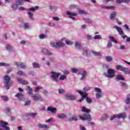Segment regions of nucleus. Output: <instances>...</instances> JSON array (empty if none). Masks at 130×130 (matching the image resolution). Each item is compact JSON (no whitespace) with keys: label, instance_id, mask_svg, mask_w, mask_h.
Returning a JSON list of instances; mask_svg holds the SVG:
<instances>
[{"label":"nucleus","instance_id":"nucleus-11","mask_svg":"<svg viewBox=\"0 0 130 130\" xmlns=\"http://www.w3.org/2000/svg\"><path fill=\"white\" fill-rule=\"evenodd\" d=\"M66 15L69 16V19H71L73 21H75L76 20V17L78 16V13H73L71 11H67Z\"/></svg>","mask_w":130,"mask_h":130},{"label":"nucleus","instance_id":"nucleus-1","mask_svg":"<svg viewBox=\"0 0 130 130\" xmlns=\"http://www.w3.org/2000/svg\"><path fill=\"white\" fill-rule=\"evenodd\" d=\"M115 74H116V71L112 69H109L107 70V73H104V76L108 79H112L115 77L116 81H124V77L119 74L115 75Z\"/></svg>","mask_w":130,"mask_h":130},{"label":"nucleus","instance_id":"nucleus-10","mask_svg":"<svg viewBox=\"0 0 130 130\" xmlns=\"http://www.w3.org/2000/svg\"><path fill=\"white\" fill-rule=\"evenodd\" d=\"M89 90H91V87H90V86H86L83 88L84 92L81 91L80 90H77V92L79 93L80 95H82V96H84V95H88V93H87V92H88V91H89Z\"/></svg>","mask_w":130,"mask_h":130},{"label":"nucleus","instance_id":"nucleus-55","mask_svg":"<svg viewBox=\"0 0 130 130\" xmlns=\"http://www.w3.org/2000/svg\"><path fill=\"white\" fill-rule=\"evenodd\" d=\"M65 43L67 44V45H72V44H73L74 43L69 40H66Z\"/></svg>","mask_w":130,"mask_h":130},{"label":"nucleus","instance_id":"nucleus-52","mask_svg":"<svg viewBox=\"0 0 130 130\" xmlns=\"http://www.w3.org/2000/svg\"><path fill=\"white\" fill-rule=\"evenodd\" d=\"M109 38L111 39V41H112V42H114V43H117V42L116 41V40H115L114 37L112 36H109Z\"/></svg>","mask_w":130,"mask_h":130},{"label":"nucleus","instance_id":"nucleus-43","mask_svg":"<svg viewBox=\"0 0 130 130\" xmlns=\"http://www.w3.org/2000/svg\"><path fill=\"white\" fill-rule=\"evenodd\" d=\"M1 99H3L5 102H8L9 100V98L5 95L1 96Z\"/></svg>","mask_w":130,"mask_h":130},{"label":"nucleus","instance_id":"nucleus-24","mask_svg":"<svg viewBox=\"0 0 130 130\" xmlns=\"http://www.w3.org/2000/svg\"><path fill=\"white\" fill-rule=\"evenodd\" d=\"M39 128H44V129H48L49 125L40 124L38 126Z\"/></svg>","mask_w":130,"mask_h":130},{"label":"nucleus","instance_id":"nucleus-51","mask_svg":"<svg viewBox=\"0 0 130 130\" xmlns=\"http://www.w3.org/2000/svg\"><path fill=\"white\" fill-rule=\"evenodd\" d=\"M107 61H112V57L110 56H107L105 57Z\"/></svg>","mask_w":130,"mask_h":130},{"label":"nucleus","instance_id":"nucleus-56","mask_svg":"<svg viewBox=\"0 0 130 130\" xmlns=\"http://www.w3.org/2000/svg\"><path fill=\"white\" fill-rule=\"evenodd\" d=\"M111 47H112V42H111V41H108V43L107 44V48H110Z\"/></svg>","mask_w":130,"mask_h":130},{"label":"nucleus","instance_id":"nucleus-32","mask_svg":"<svg viewBox=\"0 0 130 130\" xmlns=\"http://www.w3.org/2000/svg\"><path fill=\"white\" fill-rule=\"evenodd\" d=\"M31 98L34 101H38V100H40V99H41V96H38L37 95H32Z\"/></svg>","mask_w":130,"mask_h":130},{"label":"nucleus","instance_id":"nucleus-49","mask_svg":"<svg viewBox=\"0 0 130 130\" xmlns=\"http://www.w3.org/2000/svg\"><path fill=\"white\" fill-rule=\"evenodd\" d=\"M126 104H129L130 103V95L128 94L127 96V98L125 101Z\"/></svg>","mask_w":130,"mask_h":130},{"label":"nucleus","instance_id":"nucleus-16","mask_svg":"<svg viewBox=\"0 0 130 130\" xmlns=\"http://www.w3.org/2000/svg\"><path fill=\"white\" fill-rule=\"evenodd\" d=\"M64 99L66 100H76V98L74 95L66 94Z\"/></svg>","mask_w":130,"mask_h":130},{"label":"nucleus","instance_id":"nucleus-58","mask_svg":"<svg viewBox=\"0 0 130 130\" xmlns=\"http://www.w3.org/2000/svg\"><path fill=\"white\" fill-rule=\"evenodd\" d=\"M58 92L59 94H64V93H66V90L62 89H59Z\"/></svg>","mask_w":130,"mask_h":130},{"label":"nucleus","instance_id":"nucleus-18","mask_svg":"<svg viewBox=\"0 0 130 130\" xmlns=\"http://www.w3.org/2000/svg\"><path fill=\"white\" fill-rule=\"evenodd\" d=\"M57 117L60 118V119H67L68 115L64 113H59L57 114Z\"/></svg>","mask_w":130,"mask_h":130},{"label":"nucleus","instance_id":"nucleus-36","mask_svg":"<svg viewBox=\"0 0 130 130\" xmlns=\"http://www.w3.org/2000/svg\"><path fill=\"white\" fill-rule=\"evenodd\" d=\"M37 113H28L27 114V116H29V117H35L36 115H37Z\"/></svg>","mask_w":130,"mask_h":130},{"label":"nucleus","instance_id":"nucleus-15","mask_svg":"<svg viewBox=\"0 0 130 130\" xmlns=\"http://www.w3.org/2000/svg\"><path fill=\"white\" fill-rule=\"evenodd\" d=\"M114 29H116L119 35H124V32L122 30V28L120 27L117 26V25H115L113 26Z\"/></svg>","mask_w":130,"mask_h":130},{"label":"nucleus","instance_id":"nucleus-53","mask_svg":"<svg viewBox=\"0 0 130 130\" xmlns=\"http://www.w3.org/2000/svg\"><path fill=\"white\" fill-rule=\"evenodd\" d=\"M94 90L95 91V92H97V93H102V90L100 88L95 87Z\"/></svg>","mask_w":130,"mask_h":130},{"label":"nucleus","instance_id":"nucleus-42","mask_svg":"<svg viewBox=\"0 0 130 130\" xmlns=\"http://www.w3.org/2000/svg\"><path fill=\"white\" fill-rule=\"evenodd\" d=\"M49 10H50L51 12H55V11L57 10V8H56L55 6H50L49 7Z\"/></svg>","mask_w":130,"mask_h":130},{"label":"nucleus","instance_id":"nucleus-38","mask_svg":"<svg viewBox=\"0 0 130 130\" xmlns=\"http://www.w3.org/2000/svg\"><path fill=\"white\" fill-rule=\"evenodd\" d=\"M22 2L23 0H15V4L18 6H22L23 5Z\"/></svg>","mask_w":130,"mask_h":130},{"label":"nucleus","instance_id":"nucleus-30","mask_svg":"<svg viewBox=\"0 0 130 130\" xmlns=\"http://www.w3.org/2000/svg\"><path fill=\"white\" fill-rule=\"evenodd\" d=\"M32 67L34 69H39L40 68V64L37 63V62H34L32 63Z\"/></svg>","mask_w":130,"mask_h":130},{"label":"nucleus","instance_id":"nucleus-63","mask_svg":"<svg viewBox=\"0 0 130 130\" xmlns=\"http://www.w3.org/2000/svg\"><path fill=\"white\" fill-rule=\"evenodd\" d=\"M79 128L80 130H87V129H86V127L83 126V125H80Z\"/></svg>","mask_w":130,"mask_h":130},{"label":"nucleus","instance_id":"nucleus-7","mask_svg":"<svg viewBox=\"0 0 130 130\" xmlns=\"http://www.w3.org/2000/svg\"><path fill=\"white\" fill-rule=\"evenodd\" d=\"M79 119L81 120H88V121H91L92 120V117L89 114H83V116H79Z\"/></svg>","mask_w":130,"mask_h":130},{"label":"nucleus","instance_id":"nucleus-19","mask_svg":"<svg viewBox=\"0 0 130 130\" xmlns=\"http://www.w3.org/2000/svg\"><path fill=\"white\" fill-rule=\"evenodd\" d=\"M120 86H121V87H122L124 90H126L128 88V85L127 84L123 81H122L120 83Z\"/></svg>","mask_w":130,"mask_h":130},{"label":"nucleus","instance_id":"nucleus-45","mask_svg":"<svg viewBox=\"0 0 130 130\" xmlns=\"http://www.w3.org/2000/svg\"><path fill=\"white\" fill-rule=\"evenodd\" d=\"M6 48L7 50H8V51H11V50H12V49H13V46H12L10 45H6Z\"/></svg>","mask_w":130,"mask_h":130},{"label":"nucleus","instance_id":"nucleus-59","mask_svg":"<svg viewBox=\"0 0 130 130\" xmlns=\"http://www.w3.org/2000/svg\"><path fill=\"white\" fill-rule=\"evenodd\" d=\"M30 104H31V101L30 100H28L25 102L24 105V106H28Z\"/></svg>","mask_w":130,"mask_h":130},{"label":"nucleus","instance_id":"nucleus-54","mask_svg":"<svg viewBox=\"0 0 130 130\" xmlns=\"http://www.w3.org/2000/svg\"><path fill=\"white\" fill-rule=\"evenodd\" d=\"M10 64L4 62H0V67H9Z\"/></svg>","mask_w":130,"mask_h":130},{"label":"nucleus","instance_id":"nucleus-44","mask_svg":"<svg viewBox=\"0 0 130 130\" xmlns=\"http://www.w3.org/2000/svg\"><path fill=\"white\" fill-rule=\"evenodd\" d=\"M84 21L85 23H88L89 24H92V20L89 18H84Z\"/></svg>","mask_w":130,"mask_h":130},{"label":"nucleus","instance_id":"nucleus-40","mask_svg":"<svg viewBox=\"0 0 130 130\" xmlns=\"http://www.w3.org/2000/svg\"><path fill=\"white\" fill-rule=\"evenodd\" d=\"M16 74L18 75V76H25V73L22 71H18L16 72Z\"/></svg>","mask_w":130,"mask_h":130},{"label":"nucleus","instance_id":"nucleus-12","mask_svg":"<svg viewBox=\"0 0 130 130\" xmlns=\"http://www.w3.org/2000/svg\"><path fill=\"white\" fill-rule=\"evenodd\" d=\"M85 99H86V101L88 104H91L92 102V99L88 97L87 95H83L81 99L79 100V102H82V101H84Z\"/></svg>","mask_w":130,"mask_h":130},{"label":"nucleus","instance_id":"nucleus-26","mask_svg":"<svg viewBox=\"0 0 130 130\" xmlns=\"http://www.w3.org/2000/svg\"><path fill=\"white\" fill-rule=\"evenodd\" d=\"M26 91L28 95H33V89L30 86H27Z\"/></svg>","mask_w":130,"mask_h":130},{"label":"nucleus","instance_id":"nucleus-2","mask_svg":"<svg viewBox=\"0 0 130 130\" xmlns=\"http://www.w3.org/2000/svg\"><path fill=\"white\" fill-rule=\"evenodd\" d=\"M39 9V6H35L34 7L30 8L27 10V14L28 16L29 19H30V20L34 19V18H33V13H35V11H38Z\"/></svg>","mask_w":130,"mask_h":130},{"label":"nucleus","instance_id":"nucleus-13","mask_svg":"<svg viewBox=\"0 0 130 130\" xmlns=\"http://www.w3.org/2000/svg\"><path fill=\"white\" fill-rule=\"evenodd\" d=\"M14 64L17 66V68H20L22 70H26L27 69L26 65H24V63L21 62H15Z\"/></svg>","mask_w":130,"mask_h":130},{"label":"nucleus","instance_id":"nucleus-60","mask_svg":"<svg viewBox=\"0 0 130 130\" xmlns=\"http://www.w3.org/2000/svg\"><path fill=\"white\" fill-rule=\"evenodd\" d=\"M45 38H46V35L44 34H42L39 36L40 39H44Z\"/></svg>","mask_w":130,"mask_h":130},{"label":"nucleus","instance_id":"nucleus-6","mask_svg":"<svg viewBox=\"0 0 130 130\" xmlns=\"http://www.w3.org/2000/svg\"><path fill=\"white\" fill-rule=\"evenodd\" d=\"M126 118V113H121L119 114H115L111 116L110 118V120H114V119H115V118H118V119L120 118H123V119H124V118Z\"/></svg>","mask_w":130,"mask_h":130},{"label":"nucleus","instance_id":"nucleus-25","mask_svg":"<svg viewBox=\"0 0 130 130\" xmlns=\"http://www.w3.org/2000/svg\"><path fill=\"white\" fill-rule=\"evenodd\" d=\"M70 121H78V117L76 115H73L69 118Z\"/></svg>","mask_w":130,"mask_h":130},{"label":"nucleus","instance_id":"nucleus-29","mask_svg":"<svg viewBox=\"0 0 130 130\" xmlns=\"http://www.w3.org/2000/svg\"><path fill=\"white\" fill-rule=\"evenodd\" d=\"M75 47L76 48H78V49H81L82 48V46L81 45V43L79 41H76L75 42Z\"/></svg>","mask_w":130,"mask_h":130},{"label":"nucleus","instance_id":"nucleus-34","mask_svg":"<svg viewBox=\"0 0 130 130\" xmlns=\"http://www.w3.org/2000/svg\"><path fill=\"white\" fill-rule=\"evenodd\" d=\"M82 77L80 80H84L85 77H87V71H84L81 74Z\"/></svg>","mask_w":130,"mask_h":130},{"label":"nucleus","instance_id":"nucleus-17","mask_svg":"<svg viewBox=\"0 0 130 130\" xmlns=\"http://www.w3.org/2000/svg\"><path fill=\"white\" fill-rule=\"evenodd\" d=\"M15 97L20 99L21 101H25V98H24V94L22 93L18 92L17 94L15 95Z\"/></svg>","mask_w":130,"mask_h":130},{"label":"nucleus","instance_id":"nucleus-31","mask_svg":"<svg viewBox=\"0 0 130 130\" xmlns=\"http://www.w3.org/2000/svg\"><path fill=\"white\" fill-rule=\"evenodd\" d=\"M78 8H79V6L75 4L71 5L69 6L70 10H75V9H78Z\"/></svg>","mask_w":130,"mask_h":130},{"label":"nucleus","instance_id":"nucleus-21","mask_svg":"<svg viewBox=\"0 0 130 130\" xmlns=\"http://www.w3.org/2000/svg\"><path fill=\"white\" fill-rule=\"evenodd\" d=\"M17 81L19 82L20 84H22V85H27L28 84V82L25 80H23L20 78H17Z\"/></svg>","mask_w":130,"mask_h":130},{"label":"nucleus","instance_id":"nucleus-39","mask_svg":"<svg viewBox=\"0 0 130 130\" xmlns=\"http://www.w3.org/2000/svg\"><path fill=\"white\" fill-rule=\"evenodd\" d=\"M43 52L45 54H46L47 55H52V53H51L49 50H44L43 51Z\"/></svg>","mask_w":130,"mask_h":130},{"label":"nucleus","instance_id":"nucleus-5","mask_svg":"<svg viewBox=\"0 0 130 130\" xmlns=\"http://www.w3.org/2000/svg\"><path fill=\"white\" fill-rule=\"evenodd\" d=\"M50 79L53 82H57V79L60 76V73H56L54 71H51L50 73Z\"/></svg>","mask_w":130,"mask_h":130},{"label":"nucleus","instance_id":"nucleus-20","mask_svg":"<svg viewBox=\"0 0 130 130\" xmlns=\"http://www.w3.org/2000/svg\"><path fill=\"white\" fill-rule=\"evenodd\" d=\"M116 15H117L116 12L113 11L110 15V20H111L112 21H113V20H114V19L116 18Z\"/></svg>","mask_w":130,"mask_h":130},{"label":"nucleus","instance_id":"nucleus-37","mask_svg":"<svg viewBox=\"0 0 130 130\" xmlns=\"http://www.w3.org/2000/svg\"><path fill=\"white\" fill-rule=\"evenodd\" d=\"M42 89H43V87L39 86L36 87V88L34 91L35 92V93H38V92H39V91H40V90H41Z\"/></svg>","mask_w":130,"mask_h":130},{"label":"nucleus","instance_id":"nucleus-48","mask_svg":"<svg viewBox=\"0 0 130 130\" xmlns=\"http://www.w3.org/2000/svg\"><path fill=\"white\" fill-rule=\"evenodd\" d=\"M59 80H60V81H64V80H67V76H66L64 75H61L59 77Z\"/></svg>","mask_w":130,"mask_h":130},{"label":"nucleus","instance_id":"nucleus-64","mask_svg":"<svg viewBox=\"0 0 130 130\" xmlns=\"http://www.w3.org/2000/svg\"><path fill=\"white\" fill-rule=\"evenodd\" d=\"M63 73L64 75H69V74H70V72L68 70H64L63 71Z\"/></svg>","mask_w":130,"mask_h":130},{"label":"nucleus","instance_id":"nucleus-33","mask_svg":"<svg viewBox=\"0 0 130 130\" xmlns=\"http://www.w3.org/2000/svg\"><path fill=\"white\" fill-rule=\"evenodd\" d=\"M91 53L94 55V56H101V55L100 53L98 52H96L94 50H91Z\"/></svg>","mask_w":130,"mask_h":130},{"label":"nucleus","instance_id":"nucleus-50","mask_svg":"<svg viewBox=\"0 0 130 130\" xmlns=\"http://www.w3.org/2000/svg\"><path fill=\"white\" fill-rule=\"evenodd\" d=\"M19 6L15 3V4H13L12 6H11V8L12 9H13V10H17V9H18V7Z\"/></svg>","mask_w":130,"mask_h":130},{"label":"nucleus","instance_id":"nucleus-8","mask_svg":"<svg viewBox=\"0 0 130 130\" xmlns=\"http://www.w3.org/2000/svg\"><path fill=\"white\" fill-rule=\"evenodd\" d=\"M116 69L117 71H121V72H124V73H126V74L130 75V70H128V68H125L120 65H117L116 66Z\"/></svg>","mask_w":130,"mask_h":130},{"label":"nucleus","instance_id":"nucleus-22","mask_svg":"<svg viewBox=\"0 0 130 130\" xmlns=\"http://www.w3.org/2000/svg\"><path fill=\"white\" fill-rule=\"evenodd\" d=\"M109 117V115H108V114H104L102 115L100 120H101V121H105V120L108 119Z\"/></svg>","mask_w":130,"mask_h":130},{"label":"nucleus","instance_id":"nucleus-3","mask_svg":"<svg viewBox=\"0 0 130 130\" xmlns=\"http://www.w3.org/2000/svg\"><path fill=\"white\" fill-rule=\"evenodd\" d=\"M50 46L53 48H60V47H64L65 44L61 41H59L57 42H52L50 43Z\"/></svg>","mask_w":130,"mask_h":130},{"label":"nucleus","instance_id":"nucleus-9","mask_svg":"<svg viewBox=\"0 0 130 130\" xmlns=\"http://www.w3.org/2000/svg\"><path fill=\"white\" fill-rule=\"evenodd\" d=\"M0 130H11L8 126V123L4 121H0Z\"/></svg>","mask_w":130,"mask_h":130},{"label":"nucleus","instance_id":"nucleus-47","mask_svg":"<svg viewBox=\"0 0 130 130\" xmlns=\"http://www.w3.org/2000/svg\"><path fill=\"white\" fill-rule=\"evenodd\" d=\"M78 13L80 15H87V12L82 10H79Z\"/></svg>","mask_w":130,"mask_h":130},{"label":"nucleus","instance_id":"nucleus-35","mask_svg":"<svg viewBox=\"0 0 130 130\" xmlns=\"http://www.w3.org/2000/svg\"><path fill=\"white\" fill-rule=\"evenodd\" d=\"M101 8L102 9H109L110 10H114V8H115V7L114 6L108 7V6H102Z\"/></svg>","mask_w":130,"mask_h":130},{"label":"nucleus","instance_id":"nucleus-4","mask_svg":"<svg viewBox=\"0 0 130 130\" xmlns=\"http://www.w3.org/2000/svg\"><path fill=\"white\" fill-rule=\"evenodd\" d=\"M4 87L7 89L9 90L11 87V78L8 75H5L4 77Z\"/></svg>","mask_w":130,"mask_h":130},{"label":"nucleus","instance_id":"nucleus-62","mask_svg":"<svg viewBox=\"0 0 130 130\" xmlns=\"http://www.w3.org/2000/svg\"><path fill=\"white\" fill-rule=\"evenodd\" d=\"M123 27H124V28L127 30V31H129L130 32V28L129 27H128V25H127V24H124L123 25Z\"/></svg>","mask_w":130,"mask_h":130},{"label":"nucleus","instance_id":"nucleus-28","mask_svg":"<svg viewBox=\"0 0 130 130\" xmlns=\"http://www.w3.org/2000/svg\"><path fill=\"white\" fill-rule=\"evenodd\" d=\"M24 29H29L31 28V25L28 23H24L23 26Z\"/></svg>","mask_w":130,"mask_h":130},{"label":"nucleus","instance_id":"nucleus-46","mask_svg":"<svg viewBox=\"0 0 130 130\" xmlns=\"http://www.w3.org/2000/svg\"><path fill=\"white\" fill-rule=\"evenodd\" d=\"M83 54L85 56H89L90 55V52L87 50H84L83 52Z\"/></svg>","mask_w":130,"mask_h":130},{"label":"nucleus","instance_id":"nucleus-57","mask_svg":"<svg viewBox=\"0 0 130 130\" xmlns=\"http://www.w3.org/2000/svg\"><path fill=\"white\" fill-rule=\"evenodd\" d=\"M93 39H102V37L100 35H95L93 37Z\"/></svg>","mask_w":130,"mask_h":130},{"label":"nucleus","instance_id":"nucleus-23","mask_svg":"<svg viewBox=\"0 0 130 130\" xmlns=\"http://www.w3.org/2000/svg\"><path fill=\"white\" fill-rule=\"evenodd\" d=\"M48 111H50V112H52V113H55L56 112V108H53V107H48L47 108Z\"/></svg>","mask_w":130,"mask_h":130},{"label":"nucleus","instance_id":"nucleus-27","mask_svg":"<svg viewBox=\"0 0 130 130\" xmlns=\"http://www.w3.org/2000/svg\"><path fill=\"white\" fill-rule=\"evenodd\" d=\"M81 111L82 112H86V113H89V112H90L91 110L90 109L87 108L86 107H83Z\"/></svg>","mask_w":130,"mask_h":130},{"label":"nucleus","instance_id":"nucleus-61","mask_svg":"<svg viewBox=\"0 0 130 130\" xmlns=\"http://www.w3.org/2000/svg\"><path fill=\"white\" fill-rule=\"evenodd\" d=\"M78 71L79 70L78 69H76V68H72L71 69L72 73H78Z\"/></svg>","mask_w":130,"mask_h":130},{"label":"nucleus","instance_id":"nucleus-14","mask_svg":"<svg viewBox=\"0 0 130 130\" xmlns=\"http://www.w3.org/2000/svg\"><path fill=\"white\" fill-rule=\"evenodd\" d=\"M14 64L17 66V68H20L22 70H26L27 69L26 65H24V63L21 62H15Z\"/></svg>","mask_w":130,"mask_h":130},{"label":"nucleus","instance_id":"nucleus-41","mask_svg":"<svg viewBox=\"0 0 130 130\" xmlns=\"http://www.w3.org/2000/svg\"><path fill=\"white\" fill-rule=\"evenodd\" d=\"M103 97V95H102V93L101 92H97L96 93V98L97 99H100V98Z\"/></svg>","mask_w":130,"mask_h":130}]
</instances>
